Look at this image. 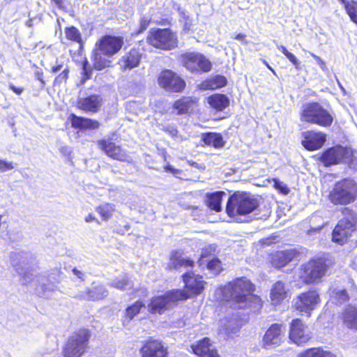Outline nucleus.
Returning a JSON list of instances; mask_svg holds the SVG:
<instances>
[{"label":"nucleus","mask_w":357,"mask_h":357,"mask_svg":"<svg viewBox=\"0 0 357 357\" xmlns=\"http://www.w3.org/2000/svg\"><path fill=\"white\" fill-rule=\"evenodd\" d=\"M84 220H85V222H91L93 221H96L97 223H98V224L100 223L98 220L92 213H90L87 216H86Z\"/></svg>","instance_id":"nucleus-58"},{"label":"nucleus","mask_w":357,"mask_h":357,"mask_svg":"<svg viewBox=\"0 0 357 357\" xmlns=\"http://www.w3.org/2000/svg\"><path fill=\"white\" fill-rule=\"evenodd\" d=\"M196 56L197 53L195 52H188L181 56L183 65L191 72H195Z\"/></svg>","instance_id":"nucleus-39"},{"label":"nucleus","mask_w":357,"mask_h":357,"mask_svg":"<svg viewBox=\"0 0 357 357\" xmlns=\"http://www.w3.org/2000/svg\"><path fill=\"white\" fill-rule=\"evenodd\" d=\"M34 76L36 79L39 80L41 82L43 86L45 85V83L43 79V73L41 70L37 69L34 72Z\"/></svg>","instance_id":"nucleus-54"},{"label":"nucleus","mask_w":357,"mask_h":357,"mask_svg":"<svg viewBox=\"0 0 357 357\" xmlns=\"http://www.w3.org/2000/svg\"><path fill=\"white\" fill-rule=\"evenodd\" d=\"M204 142L215 148H220L224 146V141L220 133L208 132L202 137Z\"/></svg>","instance_id":"nucleus-34"},{"label":"nucleus","mask_w":357,"mask_h":357,"mask_svg":"<svg viewBox=\"0 0 357 357\" xmlns=\"http://www.w3.org/2000/svg\"><path fill=\"white\" fill-rule=\"evenodd\" d=\"M112 286L119 289H126L131 288L132 284L128 280L127 276H123L121 279L116 278L112 282Z\"/></svg>","instance_id":"nucleus-44"},{"label":"nucleus","mask_w":357,"mask_h":357,"mask_svg":"<svg viewBox=\"0 0 357 357\" xmlns=\"http://www.w3.org/2000/svg\"><path fill=\"white\" fill-rule=\"evenodd\" d=\"M65 66H68L65 64L63 61L56 59V64L52 68V72L53 73H56L59 71H63V69L65 68Z\"/></svg>","instance_id":"nucleus-50"},{"label":"nucleus","mask_w":357,"mask_h":357,"mask_svg":"<svg viewBox=\"0 0 357 357\" xmlns=\"http://www.w3.org/2000/svg\"><path fill=\"white\" fill-rule=\"evenodd\" d=\"M347 10L351 20L357 24V1H351L349 3L347 0H339Z\"/></svg>","instance_id":"nucleus-41"},{"label":"nucleus","mask_w":357,"mask_h":357,"mask_svg":"<svg viewBox=\"0 0 357 357\" xmlns=\"http://www.w3.org/2000/svg\"><path fill=\"white\" fill-rule=\"evenodd\" d=\"M70 119L75 128L95 130L100 126V123L96 120L77 116L73 114L70 115Z\"/></svg>","instance_id":"nucleus-25"},{"label":"nucleus","mask_w":357,"mask_h":357,"mask_svg":"<svg viewBox=\"0 0 357 357\" xmlns=\"http://www.w3.org/2000/svg\"><path fill=\"white\" fill-rule=\"evenodd\" d=\"M14 166L11 162H8L6 160H0V171L6 172L10 169H13Z\"/></svg>","instance_id":"nucleus-51"},{"label":"nucleus","mask_w":357,"mask_h":357,"mask_svg":"<svg viewBox=\"0 0 357 357\" xmlns=\"http://www.w3.org/2000/svg\"><path fill=\"white\" fill-rule=\"evenodd\" d=\"M194 261L183 256V254L175 251L170 256L169 262L167 265L169 269H177L181 267H192Z\"/></svg>","instance_id":"nucleus-27"},{"label":"nucleus","mask_w":357,"mask_h":357,"mask_svg":"<svg viewBox=\"0 0 357 357\" xmlns=\"http://www.w3.org/2000/svg\"><path fill=\"white\" fill-rule=\"evenodd\" d=\"M289 337L294 343L300 345L305 343L310 335L307 327L300 319H294L290 327Z\"/></svg>","instance_id":"nucleus-17"},{"label":"nucleus","mask_w":357,"mask_h":357,"mask_svg":"<svg viewBox=\"0 0 357 357\" xmlns=\"http://www.w3.org/2000/svg\"><path fill=\"white\" fill-rule=\"evenodd\" d=\"M158 83L161 87L169 92H180L185 86L184 80L169 70H164L160 73Z\"/></svg>","instance_id":"nucleus-13"},{"label":"nucleus","mask_w":357,"mask_h":357,"mask_svg":"<svg viewBox=\"0 0 357 357\" xmlns=\"http://www.w3.org/2000/svg\"><path fill=\"white\" fill-rule=\"evenodd\" d=\"M300 357H335V355L321 348H312L301 354Z\"/></svg>","instance_id":"nucleus-37"},{"label":"nucleus","mask_w":357,"mask_h":357,"mask_svg":"<svg viewBox=\"0 0 357 357\" xmlns=\"http://www.w3.org/2000/svg\"><path fill=\"white\" fill-rule=\"evenodd\" d=\"M195 59H197L195 72H208L211 70L212 67L211 62L204 55L200 53H197Z\"/></svg>","instance_id":"nucleus-36"},{"label":"nucleus","mask_w":357,"mask_h":357,"mask_svg":"<svg viewBox=\"0 0 357 357\" xmlns=\"http://www.w3.org/2000/svg\"><path fill=\"white\" fill-rule=\"evenodd\" d=\"M207 268L217 274L222 270V263L218 258H213L208 261Z\"/></svg>","instance_id":"nucleus-46"},{"label":"nucleus","mask_w":357,"mask_h":357,"mask_svg":"<svg viewBox=\"0 0 357 357\" xmlns=\"http://www.w3.org/2000/svg\"><path fill=\"white\" fill-rule=\"evenodd\" d=\"M310 54L314 59L317 65H319L322 70L326 69V64H325L324 61L319 56L315 55L312 52H310Z\"/></svg>","instance_id":"nucleus-52"},{"label":"nucleus","mask_w":357,"mask_h":357,"mask_svg":"<svg viewBox=\"0 0 357 357\" xmlns=\"http://www.w3.org/2000/svg\"><path fill=\"white\" fill-rule=\"evenodd\" d=\"M285 56L289 60V61L291 62L296 68H298L299 63L296 57L290 52H289Z\"/></svg>","instance_id":"nucleus-53"},{"label":"nucleus","mask_w":357,"mask_h":357,"mask_svg":"<svg viewBox=\"0 0 357 357\" xmlns=\"http://www.w3.org/2000/svg\"><path fill=\"white\" fill-rule=\"evenodd\" d=\"M245 37V36L244 34L238 33V35H236L235 38L238 40H244Z\"/></svg>","instance_id":"nucleus-62"},{"label":"nucleus","mask_w":357,"mask_h":357,"mask_svg":"<svg viewBox=\"0 0 357 357\" xmlns=\"http://www.w3.org/2000/svg\"><path fill=\"white\" fill-rule=\"evenodd\" d=\"M190 165L193 166V167H197V163H196L195 162H192V163H190Z\"/></svg>","instance_id":"nucleus-64"},{"label":"nucleus","mask_w":357,"mask_h":357,"mask_svg":"<svg viewBox=\"0 0 357 357\" xmlns=\"http://www.w3.org/2000/svg\"><path fill=\"white\" fill-rule=\"evenodd\" d=\"M146 42L162 50H171L178 45L177 36L169 29H151L146 38Z\"/></svg>","instance_id":"nucleus-7"},{"label":"nucleus","mask_w":357,"mask_h":357,"mask_svg":"<svg viewBox=\"0 0 357 357\" xmlns=\"http://www.w3.org/2000/svg\"><path fill=\"white\" fill-rule=\"evenodd\" d=\"M277 47L279 50H280L284 55H286L289 51L287 50V48L281 45H277Z\"/></svg>","instance_id":"nucleus-60"},{"label":"nucleus","mask_w":357,"mask_h":357,"mask_svg":"<svg viewBox=\"0 0 357 357\" xmlns=\"http://www.w3.org/2000/svg\"><path fill=\"white\" fill-rule=\"evenodd\" d=\"M301 120L323 127L330 126L333 121L330 113L317 102L303 105Z\"/></svg>","instance_id":"nucleus-6"},{"label":"nucleus","mask_w":357,"mask_h":357,"mask_svg":"<svg viewBox=\"0 0 357 357\" xmlns=\"http://www.w3.org/2000/svg\"><path fill=\"white\" fill-rule=\"evenodd\" d=\"M52 1L55 3V4L57 6V7H59V8L62 7L63 0H52Z\"/></svg>","instance_id":"nucleus-61"},{"label":"nucleus","mask_w":357,"mask_h":357,"mask_svg":"<svg viewBox=\"0 0 357 357\" xmlns=\"http://www.w3.org/2000/svg\"><path fill=\"white\" fill-rule=\"evenodd\" d=\"M191 347L194 354L199 357H219L217 350L208 338H204Z\"/></svg>","instance_id":"nucleus-22"},{"label":"nucleus","mask_w":357,"mask_h":357,"mask_svg":"<svg viewBox=\"0 0 357 357\" xmlns=\"http://www.w3.org/2000/svg\"><path fill=\"white\" fill-rule=\"evenodd\" d=\"M145 305L141 301H137L133 305L126 308V316L131 320L140 312L142 309H145Z\"/></svg>","instance_id":"nucleus-42"},{"label":"nucleus","mask_w":357,"mask_h":357,"mask_svg":"<svg viewBox=\"0 0 357 357\" xmlns=\"http://www.w3.org/2000/svg\"><path fill=\"white\" fill-rule=\"evenodd\" d=\"M69 74V68L68 66H65V68L63 69V71L55 78L54 83L55 84H61L63 82H66L68 77Z\"/></svg>","instance_id":"nucleus-48"},{"label":"nucleus","mask_w":357,"mask_h":357,"mask_svg":"<svg viewBox=\"0 0 357 357\" xmlns=\"http://www.w3.org/2000/svg\"><path fill=\"white\" fill-rule=\"evenodd\" d=\"M140 354L142 357H167V351L162 342L150 340L142 346Z\"/></svg>","instance_id":"nucleus-20"},{"label":"nucleus","mask_w":357,"mask_h":357,"mask_svg":"<svg viewBox=\"0 0 357 357\" xmlns=\"http://www.w3.org/2000/svg\"><path fill=\"white\" fill-rule=\"evenodd\" d=\"M227 84V79L224 76L216 75L212 79L203 82L200 88L203 90L215 89L223 87Z\"/></svg>","instance_id":"nucleus-32"},{"label":"nucleus","mask_w":357,"mask_h":357,"mask_svg":"<svg viewBox=\"0 0 357 357\" xmlns=\"http://www.w3.org/2000/svg\"><path fill=\"white\" fill-rule=\"evenodd\" d=\"M208 103L217 111H222L229 103L228 98L223 94H215L208 98Z\"/></svg>","instance_id":"nucleus-30"},{"label":"nucleus","mask_w":357,"mask_h":357,"mask_svg":"<svg viewBox=\"0 0 357 357\" xmlns=\"http://www.w3.org/2000/svg\"><path fill=\"white\" fill-rule=\"evenodd\" d=\"M72 272L74 275H75L77 278L80 279L82 281H83L84 280L85 275L81 271L78 270L76 268H74L72 270Z\"/></svg>","instance_id":"nucleus-56"},{"label":"nucleus","mask_w":357,"mask_h":357,"mask_svg":"<svg viewBox=\"0 0 357 357\" xmlns=\"http://www.w3.org/2000/svg\"><path fill=\"white\" fill-rule=\"evenodd\" d=\"M9 89L17 95H20L24 91L23 88H17L12 84L9 85Z\"/></svg>","instance_id":"nucleus-57"},{"label":"nucleus","mask_w":357,"mask_h":357,"mask_svg":"<svg viewBox=\"0 0 357 357\" xmlns=\"http://www.w3.org/2000/svg\"><path fill=\"white\" fill-rule=\"evenodd\" d=\"M259 203L257 199L245 192H235L227 201L226 212L230 217L237 215H245L257 208Z\"/></svg>","instance_id":"nucleus-3"},{"label":"nucleus","mask_w":357,"mask_h":357,"mask_svg":"<svg viewBox=\"0 0 357 357\" xmlns=\"http://www.w3.org/2000/svg\"><path fill=\"white\" fill-rule=\"evenodd\" d=\"M266 66H267L269 70H271L273 72V73L274 75H276V73H275V70H273V68H271V67L268 63L266 64Z\"/></svg>","instance_id":"nucleus-63"},{"label":"nucleus","mask_w":357,"mask_h":357,"mask_svg":"<svg viewBox=\"0 0 357 357\" xmlns=\"http://www.w3.org/2000/svg\"><path fill=\"white\" fill-rule=\"evenodd\" d=\"M254 286L246 278H239L229 282L222 289V297L233 301L234 307L249 308L257 312L261 307V298L252 294Z\"/></svg>","instance_id":"nucleus-1"},{"label":"nucleus","mask_w":357,"mask_h":357,"mask_svg":"<svg viewBox=\"0 0 357 357\" xmlns=\"http://www.w3.org/2000/svg\"><path fill=\"white\" fill-rule=\"evenodd\" d=\"M319 301V294L314 290H310L298 295L294 300V307L299 312L305 313L310 317L311 312L316 308Z\"/></svg>","instance_id":"nucleus-11"},{"label":"nucleus","mask_w":357,"mask_h":357,"mask_svg":"<svg viewBox=\"0 0 357 357\" xmlns=\"http://www.w3.org/2000/svg\"><path fill=\"white\" fill-rule=\"evenodd\" d=\"M326 142V135L322 132L307 131L302 133V145L309 151L320 149Z\"/></svg>","instance_id":"nucleus-19"},{"label":"nucleus","mask_w":357,"mask_h":357,"mask_svg":"<svg viewBox=\"0 0 357 357\" xmlns=\"http://www.w3.org/2000/svg\"><path fill=\"white\" fill-rule=\"evenodd\" d=\"M183 281L185 284V291H182L186 294L188 298L191 295L199 294L204 288V282L202 278L192 272H187L183 274Z\"/></svg>","instance_id":"nucleus-16"},{"label":"nucleus","mask_w":357,"mask_h":357,"mask_svg":"<svg viewBox=\"0 0 357 357\" xmlns=\"http://www.w3.org/2000/svg\"><path fill=\"white\" fill-rule=\"evenodd\" d=\"M357 196V184L351 179L336 182L330 190L328 200L335 205H347L354 202Z\"/></svg>","instance_id":"nucleus-4"},{"label":"nucleus","mask_w":357,"mask_h":357,"mask_svg":"<svg viewBox=\"0 0 357 357\" xmlns=\"http://www.w3.org/2000/svg\"><path fill=\"white\" fill-rule=\"evenodd\" d=\"M110 57H107L105 54L95 50L93 52V66L98 70H102L105 68L109 67L112 63Z\"/></svg>","instance_id":"nucleus-33"},{"label":"nucleus","mask_w":357,"mask_h":357,"mask_svg":"<svg viewBox=\"0 0 357 357\" xmlns=\"http://www.w3.org/2000/svg\"><path fill=\"white\" fill-rule=\"evenodd\" d=\"M343 217L339 220L332 233V240L339 245L344 244L355 230L356 215L349 208H344L342 211Z\"/></svg>","instance_id":"nucleus-5"},{"label":"nucleus","mask_w":357,"mask_h":357,"mask_svg":"<svg viewBox=\"0 0 357 357\" xmlns=\"http://www.w3.org/2000/svg\"><path fill=\"white\" fill-rule=\"evenodd\" d=\"M327 268L328 266L323 259L310 260L301 266V278L307 284L315 282L326 274Z\"/></svg>","instance_id":"nucleus-10"},{"label":"nucleus","mask_w":357,"mask_h":357,"mask_svg":"<svg viewBox=\"0 0 357 357\" xmlns=\"http://www.w3.org/2000/svg\"><path fill=\"white\" fill-rule=\"evenodd\" d=\"M273 183L275 188L277 189L282 194L287 195L289 192V188L282 181H280L279 179L275 178L273 179Z\"/></svg>","instance_id":"nucleus-47"},{"label":"nucleus","mask_w":357,"mask_h":357,"mask_svg":"<svg viewBox=\"0 0 357 357\" xmlns=\"http://www.w3.org/2000/svg\"><path fill=\"white\" fill-rule=\"evenodd\" d=\"M165 130V132H168L169 135H171L172 137H175L178 133L177 130L174 126H167Z\"/></svg>","instance_id":"nucleus-55"},{"label":"nucleus","mask_w":357,"mask_h":357,"mask_svg":"<svg viewBox=\"0 0 357 357\" xmlns=\"http://www.w3.org/2000/svg\"><path fill=\"white\" fill-rule=\"evenodd\" d=\"M294 257L293 250L279 251L273 255L271 262L273 266L280 268L291 261Z\"/></svg>","instance_id":"nucleus-28"},{"label":"nucleus","mask_w":357,"mask_h":357,"mask_svg":"<svg viewBox=\"0 0 357 357\" xmlns=\"http://www.w3.org/2000/svg\"><path fill=\"white\" fill-rule=\"evenodd\" d=\"M281 341V326L277 324H272L263 337L264 347L268 349L271 346L279 345Z\"/></svg>","instance_id":"nucleus-23"},{"label":"nucleus","mask_w":357,"mask_h":357,"mask_svg":"<svg viewBox=\"0 0 357 357\" xmlns=\"http://www.w3.org/2000/svg\"><path fill=\"white\" fill-rule=\"evenodd\" d=\"M188 296L181 289H173L165 293V295L156 296L151 300L148 305V310L151 313L161 314L167 309L172 303L178 301L186 300Z\"/></svg>","instance_id":"nucleus-9"},{"label":"nucleus","mask_w":357,"mask_h":357,"mask_svg":"<svg viewBox=\"0 0 357 357\" xmlns=\"http://www.w3.org/2000/svg\"><path fill=\"white\" fill-rule=\"evenodd\" d=\"M333 297L336 300L337 303H342L349 298L348 294L344 289H335L333 291Z\"/></svg>","instance_id":"nucleus-45"},{"label":"nucleus","mask_w":357,"mask_h":357,"mask_svg":"<svg viewBox=\"0 0 357 357\" xmlns=\"http://www.w3.org/2000/svg\"><path fill=\"white\" fill-rule=\"evenodd\" d=\"M192 103L190 100L185 98L176 101L174 103L173 107L174 109L177 110L178 114H185L191 107Z\"/></svg>","instance_id":"nucleus-40"},{"label":"nucleus","mask_w":357,"mask_h":357,"mask_svg":"<svg viewBox=\"0 0 357 357\" xmlns=\"http://www.w3.org/2000/svg\"><path fill=\"white\" fill-rule=\"evenodd\" d=\"M102 102V97L100 95L93 94L79 99L77 107L86 112L96 113L100 110Z\"/></svg>","instance_id":"nucleus-21"},{"label":"nucleus","mask_w":357,"mask_h":357,"mask_svg":"<svg viewBox=\"0 0 357 357\" xmlns=\"http://www.w3.org/2000/svg\"><path fill=\"white\" fill-rule=\"evenodd\" d=\"M288 289L282 281L276 282L271 290V299L272 304L276 305L284 300L287 295Z\"/></svg>","instance_id":"nucleus-26"},{"label":"nucleus","mask_w":357,"mask_h":357,"mask_svg":"<svg viewBox=\"0 0 357 357\" xmlns=\"http://www.w3.org/2000/svg\"><path fill=\"white\" fill-rule=\"evenodd\" d=\"M108 295V291L101 284L93 286L91 289H87L82 291L77 297L81 299H87L91 301H98L104 298Z\"/></svg>","instance_id":"nucleus-24"},{"label":"nucleus","mask_w":357,"mask_h":357,"mask_svg":"<svg viewBox=\"0 0 357 357\" xmlns=\"http://www.w3.org/2000/svg\"><path fill=\"white\" fill-rule=\"evenodd\" d=\"M150 23V19L148 17H143L140 20L139 29L137 32V34H139L144 32L149 26Z\"/></svg>","instance_id":"nucleus-49"},{"label":"nucleus","mask_w":357,"mask_h":357,"mask_svg":"<svg viewBox=\"0 0 357 357\" xmlns=\"http://www.w3.org/2000/svg\"><path fill=\"white\" fill-rule=\"evenodd\" d=\"M225 192H215L213 193L208 194L206 195V205L212 210L217 212L221 211V202L223 196H225Z\"/></svg>","instance_id":"nucleus-31"},{"label":"nucleus","mask_w":357,"mask_h":357,"mask_svg":"<svg viewBox=\"0 0 357 357\" xmlns=\"http://www.w3.org/2000/svg\"><path fill=\"white\" fill-rule=\"evenodd\" d=\"M66 38L72 41L82 43V36L79 31L75 26L67 27L65 29Z\"/></svg>","instance_id":"nucleus-43"},{"label":"nucleus","mask_w":357,"mask_h":357,"mask_svg":"<svg viewBox=\"0 0 357 357\" xmlns=\"http://www.w3.org/2000/svg\"><path fill=\"white\" fill-rule=\"evenodd\" d=\"M165 169L166 172H171L174 174L178 173L179 172L178 169H174L172 166L171 165H167L165 167Z\"/></svg>","instance_id":"nucleus-59"},{"label":"nucleus","mask_w":357,"mask_h":357,"mask_svg":"<svg viewBox=\"0 0 357 357\" xmlns=\"http://www.w3.org/2000/svg\"><path fill=\"white\" fill-rule=\"evenodd\" d=\"M142 59V53L137 48H132L119 60L118 64L123 72L130 71L137 67Z\"/></svg>","instance_id":"nucleus-18"},{"label":"nucleus","mask_w":357,"mask_h":357,"mask_svg":"<svg viewBox=\"0 0 357 357\" xmlns=\"http://www.w3.org/2000/svg\"><path fill=\"white\" fill-rule=\"evenodd\" d=\"M123 40L120 37L105 36L96 43V50L111 57L116 54L122 47Z\"/></svg>","instance_id":"nucleus-15"},{"label":"nucleus","mask_w":357,"mask_h":357,"mask_svg":"<svg viewBox=\"0 0 357 357\" xmlns=\"http://www.w3.org/2000/svg\"><path fill=\"white\" fill-rule=\"evenodd\" d=\"M351 157L349 149L342 146H336L327 149L321 156V162L326 167L339 163L347 162Z\"/></svg>","instance_id":"nucleus-12"},{"label":"nucleus","mask_w":357,"mask_h":357,"mask_svg":"<svg viewBox=\"0 0 357 357\" xmlns=\"http://www.w3.org/2000/svg\"><path fill=\"white\" fill-rule=\"evenodd\" d=\"M98 146L107 156L114 160L128 163L132 162L131 157L127 154L126 151L110 139L99 140Z\"/></svg>","instance_id":"nucleus-14"},{"label":"nucleus","mask_w":357,"mask_h":357,"mask_svg":"<svg viewBox=\"0 0 357 357\" xmlns=\"http://www.w3.org/2000/svg\"><path fill=\"white\" fill-rule=\"evenodd\" d=\"M12 264L16 271L22 276V282L24 284H33L36 290L41 296L46 293L56 289V285L49 282L42 275L36 274V271L31 267L32 256L28 252H15L11 255Z\"/></svg>","instance_id":"nucleus-2"},{"label":"nucleus","mask_w":357,"mask_h":357,"mask_svg":"<svg viewBox=\"0 0 357 357\" xmlns=\"http://www.w3.org/2000/svg\"><path fill=\"white\" fill-rule=\"evenodd\" d=\"M89 337L86 329H79L73 334L63 349L64 357H81L86 349Z\"/></svg>","instance_id":"nucleus-8"},{"label":"nucleus","mask_w":357,"mask_h":357,"mask_svg":"<svg viewBox=\"0 0 357 357\" xmlns=\"http://www.w3.org/2000/svg\"><path fill=\"white\" fill-rule=\"evenodd\" d=\"M114 211V205L109 203L101 204L96 208V211L99 213L104 221H107L110 219Z\"/></svg>","instance_id":"nucleus-38"},{"label":"nucleus","mask_w":357,"mask_h":357,"mask_svg":"<svg viewBox=\"0 0 357 357\" xmlns=\"http://www.w3.org/2000/svg\"><path fill=\"white\" fill-rule=\"evenodd\" d=\"M239 329V326L234 321L222 320L219 333L225 334L227 337H230L236 334Z\"/></svg>","instance_id":"nucleus-35"},{"label":"nucleus","mask_w":357,"mask_h":357,"mask_svg":"<svg viewBox=\"0 0 357 357\" xmlns=\"http://www.w3.org/2000/svg\"><path fill=\"white\" fill-rule=\"evenodd\" d=\"M343 323L349 329L357 331V307L348 306L343 313Z\"/></svg>","instance_id":"nucleus-29"}]
</instances>
